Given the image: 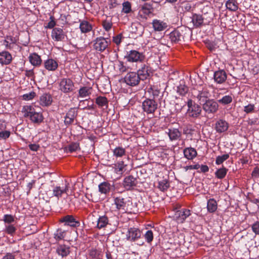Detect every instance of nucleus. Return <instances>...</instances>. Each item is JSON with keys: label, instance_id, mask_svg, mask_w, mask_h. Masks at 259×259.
Masks as SVG:
<instances>
[{"label": "nucleus", "instance_id": "1", "mask_svg": "<svg viewBox=\"0 0 259 259\" xmlns=\"http://www.w3.org/2000/svg\"><path fill=\"white\" fill-rule=\"evenodd\" d=\"M202 109L207 115H213L219 110V105L217 101L210 99L200 104Z\"/></svg>", "mask_w": 259, "mask_h": 259}, {"label": "nucleus", "instance_id": "2", "mask_svg": "<svg viewBox=\"0 0 259 259\" xmlns=\"http://www.w3.org/2000/svg\"><path fill=\"white\" fill-rule=\"evenodd\" d=\"M187 106L188 107L187 114L190 117L196 118L201 114V105H199L194 103L191 99H189L187 102Z\"/></svg>", "mask_w": 259, "mask_h": 259}, {"label": "nucleus", "instance_id": "3", "mask_svg": "<svg viewBox=\"0 0 259 259\" xmlns=\"http://www.w3.org/2000/svg\"><path fill=\"white\" fill-rule=\"evenodd\" d=\"M124 58L130 62H142L145 59V56L143 53L133 50L127 52Z\"/></svg>", "mask_w": 259, "mask_h": 259}, {"label": "nucleus", "instance_id": "4", "mask_svg": "<svg viewBox=\"0 0 259 259\" xmlns=\"http://www.w3.org/2000/svg\"><path fill=\"white\" fill-rule=\"evenodd\" d=\"M110 42L108 38L97 37L94 40V49L98 52H102L108 47Z\"/></svg>", "mask_w": 259, "mask_h": 259}, {"label": "nucleus", "instance_id": "5", "mask_svg": "<svg viewBox=\"0 0 259 259\" xmlns=\"http://www.w3.org/2000/svg\"><path fill=\"white\" fill-rule=\"evenodd\" d=\"M114 202L116 208L118 210L126 211L131 209L130 203L132 204V202L130 200L126 201L121 197H117L114 198Z\"/></svg>", "mask_w": 259, "mask_h": 259}, {"label": "nucleus", "instance_id": "6", "mask_svg": "<svg viewBox=\"0 0 259 259\" xmlns=\"http://www.w3.org/2000/svg\"><path fill=\"white\" fill-rule=\"evenodd\" d=\"M124 82L128 85L135 87L138 85L141 80L137 72H128L124 77Z\"/></svg>", "mask_w": 259, "mask_h": 259}, {"label": "nucleus", "instance_id": "7", "mask_svg": "<svg viewBox=\"0 0 259 259\" xmlns=\"http://www.w3.org/2000/svg\"><path fill=\"white\" fill-rule=\"evenodd\" d=\"M157 103L153 99H147L142 103V108L147 114L153 113L157 109Z\"/></svg>", "mask_w": 259, "mask_h": 259}, {"label": "nucleus", "instance_id": "8", "mask_svg": "<svg viewBox=\"0 0 259 259\" xmlns=\"http://www.w3.org/2000/svg\"><path fill=\"white\" fill-rule=\"evenodd\" d=\"M60 89L64 93L72 92L74 89V83L69 78H63L60 82Z\"/></svg>", "mask_w": 259, "mask_h": 259}, {"label": "nucleus", "instance_id": "9", "mask_svg": "<svg viewBox=\"0 0 259 259\" xmlns=\"http://www.w3.org/2000/svg\"><path fill=\"white\" fill-rule=\"evenodd\" d=\"M60 222L64 223L65 226H69L73 228H77L80 226V222L77 221L72 215H66L62 217Z\"/></svg>", "mask_w": 259, "mask_h": 259}, {"label": "nucleus", "instance_id": "10", "mask_svg": "<svg viewBox=\"0 0 259 259\" xmlns=\"http://www.w3.org/2000/svg\"><path fill=\"white\" fill-rule=\"evenodd\" d=\"M77 116V110L76 108H71L68 112L66 113L65 116L64 117V124L66 126L71 125L74 119Z\"/></svg>", "mask_w": 259, "mask_h": 259}, {"label": "nucleus", "instance_id": "11", "mask_svg": "<svg viewBox=\"0 0 259 259\" xmlns=\"http://www.w3.org/2000/svg\"><path fill=\"white\" fill-rule=\"evenodd\" d=\"M190 215V210L186 208H182L176 212L175 214V218L178 223H183Z\"/></svg>", "mask_w": 259, "mask_h": 259}, {"label": "nucleus", "instance_id": "12", "mask_svg": "<svg viewBox=\"0 0 259 259\" xmlns=\"http://www.w3.org/2000/svg\"><path fill=\"white\" fill-rule=\"evenodd\" d=\"M137 73L141 80H144L150 76L151 73V67L147 64H143Z\"/></svg>", "mask_w": 259, "mask_h": 259}, {"label": "nucleus", "instance_id": "13", "mask_svg": "<svg viewBox=\"0 0 259 259\" xmlns=\"http://www.w3.org/2000/svg\"><path fill=\"white\" fill-rule=\"evenodd\" d=\"M211 97V94L209 90L207 88H203L201 91H198V93L196 96V98L198 99L199 104H201L209 99Z\"/></svg>", "mask_w": 259, "mask_h": 259}, {"label": "nucleus", "instance_id": "14", "mask_svg": "<svg viewBox=\"0 0 259 259\" xmlns=\"http://www.w3.org/2000/svg\"><path fill=\"white\" fill-rule=\"evenodd\" d=\"M138 181L136 178L133 176H128L126 177L123 180V185L126 190H132L135 187L137 186Z\"/></svg>", "mask_w": 259, "mask_h": 259}, {"label": "nucleus", "instance_id": "15", "mask_svg": "<svg viewBox=\"0 0 259 259\" xmlns=\"http://www.w3.org/2000/svg\"><path fill=\"white\" fill-rule=\"evenodd\" d=\"M142 233L140 230L136 228H131L126 234L127 239L131 241H135L140 238Z\"/></svg>", "mask_w": 259, "mask_h": 259}, {"label": "nucleus", "instance_id": "16", "mask_svg": "<svg viewBox=\"0 0 259 259\" xmlns=\"http://www.w3.org/2000/svg\"><path fill=\"white\" fill-rule=\"evenodd\" d=\"M51 36L55 41H62L65 38V33L61 28L56 27L52 30Z\"/></svg>", "mask_w": 259, "mask_h": 259}, {"label": "nucleus", "instance_id": "17", "mask_svg": "<svg viewBox=\"0 0 259 259\" xmlns=\"http://www.w3.org/2000/svg\"><path fill=\"white\" fill-rule=\"evenodd\" d=\"M227 77V74L224 70H219L214 72L213 79L217 83H224L226 80Z\"/></svg>", "mask_w": 259, "mask_h": 259}, {"label": "nucleus", "instance_id": "18", "mask_svg": "<svg viewBox=\"0 0 259 259\" xmlns=\"http://www.w3.org/2000/svg\"><path fill=\"white\" fill-rule=\"evenodd\" d=\"M229 128V123L225 120L220 119L215 123V130L218 133L226 132Z\"/></svg>", "mask_w": 259, "mask_h": 259}, {"label": "nucleus", "instance_id": "19", "mask_svg": "<svg viewBox=\"0 0 259 259\" xmlns=\"http://www.w3.org/2000/svg\"><path fill=\"white\" fill-rule=\"evenodd\" d=\"M78 21L80 22L79 29L82 33H87L92 31L93 26L89 21L84 20H79Z\"/></svg>", "mask_w": 259, "mask_h": 259}, {"label": "nucleus", "instance_id": "20", "mask_svg": "<svg viewBox=\"0 0 259 259\" xmlns=\"http://www.w3.org/2000/svg\"><path fill=\"white\" fill-rule=\"evenodd\" d=\"M69 189V183L66 181L65 187L64 189H61L60 186H56L54 187L53 190V194L54 196L57 197L58 199L62 196V194L67 193Z\"/></svg>", "mask_w": 259, "mask_h": 259}, {"label": "nucleus", "instance_id": "21", "mask_svg": "<svg viewBox=\"0 0 259 259\" xmlns=\"http://www.w3.org/2000/svg\"><path fill=\"white\" fill-rule=\"evenodd\" d=\"M12 60L11 54L7 51L0 53V63L3 65H8Z\"/></svg>", "mask_w": 259, "mask_h": 259}, {"label": "nucleus", "instance_id": "22", "mask_svg": "<svg viewBox=\"0 0 259 259\" xmlns=\"http://www.w3.org/2000/svg\"><path fill=\"white\" fill-rule=\"evenodd\" d=\"M45 68L49 71H55L58 67V64L57 61L53 59H49L44 62Z\"/></svg>", "mask_w": 259, "mask_h": 259}, {"label": "nucleus", "instance_id": "23", "mask_svg": "<svg viewBox=\"0 0 259 259\" xmlns=\"http://www.w3.org/2000/svg\"><path fill=\"white\" fill-rule=\"evenodd\" d=\"M29 60L33 66L36 67L40 66L42 63L40 56L35 53L31 54L29 55Z\"/></svg>", "mask_w": 259, "mask_h": 259}, {"label": "nucleus", "instance_id": "24", "mask_svg": "<svg viewBox=\"0 0 259 259\" xmlns=\"http://www.w3.org/2000/svg\"><path fill=\"white\" fill-rule=\"evenodd\" d=\"M52 102V97L49 94H44L39 98V104L42 106H49L51 104Z\"/></svg>", "mask_w": 259, "mask_h": 259}, {"label": "nucleus", "instance_id": "25", "mask_svg": "<svg viewBox=\"0 0 259 259\" xmlns=\"http://www.w3.org/2000/svg\"><path fill=\"white\" fill-rule=\"evenodd\" d=\"M69 247L64 244H60L57 246L56 252L58 255L63 257L67 256L69 254Z\"/></svg>", "mask_w": 259, "mask_h": 259}, {"label": "nucleus", "instance_id": "26", "mask_svg": "<svg viewBox=\"0 0 259 259\" xmlns=\"http://www.w3.org/2000/svg\"><path fill=\"white\" fill-rule=\"evenodd\" d=\"M184 156L189 160L194 159L197 154L196 150L192 147L186 148L183 150Z\"/></svg>", "mask_w": 259, "mask_h": 259}, {"label": "nucleus", "instance_id": "27", "mask_svg": "<svg viewBox=\"0 0 259 259\" xmlns=\"http://www.w3.org/2000/svg\"><path fill=\"white\" fill-rule=\"evenodd\" d=\"M112 187L113 186L109 182H104L99 185V191L102 194H106L110 191Z\"/></svg>", "mask_w": 259, "mask_h": 259}, {"label": "nucleus", "instance_id": "28", "mask_svg": "<svg viewBox=\"0 0 259 259\" xmlns=\"http://www.w3.org/2000/svg\"><path fill=\"white\" fill-rule=\"evenodd\" d=\"M168 136L171 141H175L181 137V132L177 128H169L168 130Z\"/></svg>", "mask_w": 259, "mask_h": 259}, {"label": "nucleus", "instance_id": "29", "mask_svg": "<svg viewBox=\"0 0 259 259\" xmlns=\"http://www.w3.org/2000/svg\"><path fill=\"white\" fill-rule=\"evenodd\" d=\"M204 19L201 15L193 14L192 17V22L196 28L201 27L203 23Z\"/></svg>", "mask_w": 259, "mask_h": 259}, {"label": "nucleus", "instance_id": "30", "mask_svg": "<svg viewBox=\"0 0 259 259\" xmlns=\"http://www.w3.org/2000/svg\"><path fill=\"white\" fill-rule=\"evenodd\" d=\"M31 121L35 124H40L44 120V117L41 113L35 112L34 110L31 113L29 117Z\"/></svg>", "mask_w": 259, "mask_h": 259}, {"label": "nucleus", "instance_id": "31", "mask_svg": "<svg viewBox=\"0 0 259 259\" xmlns=\"http://www.w3.org/2000/svg\"><path fill=\"white\" fill-rule=\"evenodd\" d=\"M92 88L88 87H83L78 90V98H86L89 97L92 94Z\"/></svg>", "mask_w": 259, "mask_h": 259}, {"label": "nucleus", "instance_id": "32", "mask_svg": "<svg viewBox=\"0 0 259 259\" xmlns=\"http://www.w3.org/2000/svg\"><path fill=\"white\" fill-rule=\"evenodd\" d=\"M152 25L154 29L158 31H162L167 27V25L165 23L157 19H155L153 21Z\"/></svg>", "mask_w": 259, "mask_h": 259}, {"label": "nucleus", "instance_id": "33", "mask_svg": "<svg viewBox=\"0 0 259 259\" xmlns=\"http://www.w3.org/2000/svg\"><path fill=\"white\" fill-rule=\"evenodd\" d=\"M126 166V164H124L123 161H119L114 164V171L117 174L121 175L125 170Z\"/></svg>", "mask_w": 259, "mask_h": 259}, {"label": "nucleus", "instance_id": "34", "mask_svg": "<svg viewBox=\"0 0 259 259\" xmlns=\"http://www.w3.org/2000/svg\"><path fill=\"white\" fill-rule=\"evenodd\" d=\"M96 103L99 107L107 109L108 106V101L106 97L99 96L96 99Z\"/></svg>", "mask_w": 259, "mask_h": 259}, {"label": "nucleus", "instance_id": "35", "mask_svg": "<svg viewBox=\"0 0 259 259\" xmlns=\"http://www.w3.org/2000/svg\"><path fill=\"white\" fill-rule=\"evenodd\" d=\"M140 12L143 13L146 15H149L152 13L153 11V4L151 3H145L141 6Z\"/></svg>", "mask_w": 259, "mask_h": 259}, {"label": "nucleus", "instance_id": "36", "mask_svg": "<svg viewBox=\"0 0 259 259\" xmlns=\"http://www.w3.org/2000/svg\"><path fill=\"white\" fill-rule=\"evenodd\" d=\"M66 235V231L61 228H58L54 233V238L56 241L63 240Z\"/></svg>", "mask_w": 259, "mask_h": 259}, {"label": "nucleus", "instance_id": "37", "mask_svg": "<svg viewBox=\"0 0 259 259\" xmlns=\"http://www.w3.org/2000/svg\"><path fill=\"white\" fill-rule=\"evenodd\" d=\"M108 218L106 215H102L99 218L97 222V228L102 229L105 227L108 224Z\"/></svg>", "mask_w": 259, "mask_h": 259}, {"label": "nucleus", "instance_id": "38", "mask_svg": "<svg viewBox=\"0 0 259 259\" xmlns=\"http://www.w3.org/2000/svg\"><path fill=\"white\" fill-rule=\"evenodd\" d=\"M238 5L236 0H228L226 3V7L230 11H236L238 8Z\"/></svg>", "mask_w": 259, "mask_h": 259}, {"label": "nucleus", "instance_id": "39", "mask_svg": "<svg viewBox=\"0 0 259 259\" xmlns=\"http://www.w3.org/2000/svg\"><path fill=\"white\" fill-rule=\"evenodd\" d=\"M182 34L178 30H175L169 34V38L173 42H178L181 39Z\"/></svg>", "mask_w": 259, "mask_h": 259}, {"label": "nucleus", "instance_id": "40", "mask_svg": "<svg viewBox=\"0 0 259 259\" xmlns=\"http://www.w3.org/2000/svg\"><path fill=\"white\" fill-rule=\"evenodd\" d=\"M207 210L209 212H214L217 209V203L213 199H210L207 202Z\"/></svg>", "mask_w": 259, "mask_h": 259}, {"label": "nucleus", "instance_id": "41", "mask_svg": "<svg viewBox=\"0 0 259 259\" xmlns=\"http://www.w3.org/2000/svg\"><path fill=\"white\" fill-rule=\"evenodd\" d=\"M233 98L231 95H225L218 100V104L227 105L232 102Z\"/></svg>", "mask_w": 259, "mask_h": 259}, {"label": "nucleus", "instance_id": "42", "mask_svg": "<svg viewBox=\"0 0 259 259\" xmlns=\"http://www.w3.org/2000/svg\"><path fill=\"white\" fill-rule=\"evenodd\" d=\"M169 187V183L166 179H163L158 182V188L161 191H165Z\"/></svg>", "mask_w": 259, "mask_h": 259}, {"label": "nucleus", "instance_id": "43", "mask_svg": "<svg viewBox=\"0 0 259 259\" xmlns=\"http://www.w3.org/2000/svg\"><path fill=\"white\" fill-rule=\"evenodd\" d=\"M227 171L228 169L223 166L222 168L218 169L215 172V176L219 179H223L226 176Z\"/></svg>", "mask_w": 259, "mask_h": 259}, {"label": "nucleus", "instance_id": "44", "mask_svg": "<svg viewBox=\"0 0 259 259\" xmlns=\"http://www.w3.org/2000/svg\"><path fill=\"white\" fill-rule=\"evenodd\" d=\"M34 111V109L31 106L29 105L24 106L23 107L22 112L23 113V115L25 117H30L32 113V112Z\"/></svg>", "mask_w": 259, "mask_h": 259}, {"label": "nucleus", "instance_id": "45", "mask_svg": "<svg viewBox=\"0 0 259 259\" xmlns=\"http://www.w3.org/2000/svg\"><path fill=\"white\" fill-rule=\"evenodd\" d=\"M125 155V150L121 147H118L113 150V155L116 157H121Z\"/></svg>", "mask_w": 259, "mask_h": 259}, {"label": "nucleus", "instance_id": "46", "mask_svg": "<svg viewBox=\"0 0 259 259\" xmlns=\"http://www.w3.org/2000/svg\"><path fill=\"white\" fill-rule=\"evenodd\" d=\"M177 93L181 96H184L188 91V88L185 84H180L177 87Z\"/></svg>", "mask_w": 259, "mask_h": 259}, {"label": "nucleus", "instance_id": "47", "mask_svg": "<svg viewBox=\"0 0 259 259\" xmlns=\"http://www.w3.org/2000/svg\"><path fill=\"white\" fill-rule=\"evenodd\" d=\"M66 148L68 152L72 153L73 152L76 151L79 149V145L77 142L72 143L68 145Z\"/></svg>", "mask_w": 259, "mask_h": 259}, {"label": "nucleus", "instance_id": "48", "mask_svg": "<svg viewBox=\"0 0 259 259\" xmlns=\"http://www.w3.org/2000/svg\"><path fill=\"white\" fill-rule=\"evenodd\" d=\"M3 221L5 224L12 225V224L14 222L15 219L14 217L11 214H5L3 217Z\"/></svg>", "mask_w": 259, "mask_h": 259}, {"label": "nucleus", "instance_id": "49", "mask_svg": "<svg viewBox=\"0 0 259 259\" xmlns=\"http://www.w3.org/2000/svg\"><path fill=\"white\" fill-rule=\"evenodd\" d=\"M229 157L228 154H225L221 156H218L216 158L215 163L217 165L222 164L224 161L228 159Z\"/></svg>", "mask_w": 259, "mask_h": 259}, {"label": "nucleus", "instance_id": "50", "mask_svg": "<svg viewBox=\"0 0 259 259\" xmlns=\"http://www.w3.org/2000/svg\"><path fill=\"white\" fill-rule=\"evenodd\" d=\"M16 231V228L13 225H7L5 227V232L11 235H13Z\"/></svg>", "mask_w": 259, "mask_h": 259}, {"label": "nucleus", "instance_id": "51", "mask_svg": "<svg viewBox=\"0 0 259 259\" xmlns=\"http://www.w3.org/2000/svg\"><path fill=\"white\" fill-rule=\"evenodd\" d=\"M122 7H123L122 10V12H123L125 14H128L131 12V11H132L131 4L129 2L127 1V2H124L122 4Z\"/></svg>", "mask_w": 259, "mask_h": 259}, {"label": "nucleus", "instance_id": "52", "mask_svg": "<svg viewBox=\"0 0 259 259\" xmlns=\"http://www.w3.org/2000/svg\"><path fill=\"white\" fill-rule=\"evenodd\" d=\"M102 25L105 30L107 31H108L111 29L112 26V23L111 20L106 19L103 21Z\"/></svg>", "mask_w": 259, "mask_h": 259}, {"label": "nucleus", "instance_id": "53", "mask_svg": "<svg viewBox=\"0 0 259 259\" xmlns=\"http://www.w3.org/2000/svg\"><path fill=\"white\" fill-rule=\"evenodd\" d=\"M118 70L120 73H123L126 72L129 69V67L124 64V63L122 61H119L117 65Z\"/></svg>", "mask_w": 259, "mask_h": 259}, {"label": "nucleus", "instance_id": "54", "mask_svg": "<svg viewBox=\"0 0 259 259\" xmlns=\"http://www.w3.org/2000/svg\"><path fill=\"white\" fill-rule=\"evenodd\" d=\"M145 238L148 243H150L153 239V234L151 230L147 231L144 235Z\"/></svg>", "mask_w": 259, "mask_h": 259}, {"label": "nucleus", "instance_id": "55", "mask_svg": "<svg viewBox=\"0 0 259 259\" xmlns=\"http://www.w3.org/2000/svg\"><path fill=\"white\" fill-rule=\"evenodd\" d=\"M50 19V21L48 23L46 28L49 29L54 28V26L56 25V22L54 20V18L53 16H51Z\"/></svg>", "mask_w": 259, "mask_h": 259}, {"label": "nucleus", "instance_id": "56", "mask_svg": "<svg viewBox=\"0 0 259 259\" xmlns=\"http://www.w3.org/2000/svg\"><path fill=\"white\" fill-rule=\"evenodd\" d=\"M254 105L249 104L244 107V111L246 113L252 112L254 110Z\"/></svg>", "mask_w": 259, "mask_h": 259}, {"label": "nucleus", "instance_id": "57", "mask_svg": "<svg viewBox=\"0 0 259 259\" xmlns=\"http://www.w3.org/2000/svg\"><path fill=\"white\" fill-rule=\"evenodd\" d=\"M122 38V34L120 33L113 37V41L116 45H119L121 43Z\"/></svg>", "mask_w": 259, "mask_h": 259}, {"label": "nucleus", "instance_id": "58", "mask_svg": "<svg viewBox=\"0 0 259 259\" xmlns=\"http://www.w3.org/2000/svg\"><path fill=\"white\" fill-rule=\"evenodd\" d=\"M10 136V132L8 131H4L0 132V140L6 139Z\"/></svg>", "mask_w": 259, "mask_h": 259}, {"label": "nucleus", "instance_id": "59", "mask_svg": "<svg viewBox=\"0 0 259 259\" xmlns=\"http://www.w3.org/2000/svg\"><path fill=\"white\" fill-rule=\"evenodd\" d=\"M252 231L256 235H259V221H257L252 225Z\"/></svg>", "mask_w": 259, "mask_h": 259}, {"label": "nucleus", "instance_id": "60", "mask_svg": "<svg viewBox=\"0 0 259 259\" xmlns=\"http://www.w3.org/2000/svg\"><path fill=\"white\" fill-rule=\"evenodd\" d=\"M17 40V39L16 37H14L12 36H8L7 37V40H6V42L7 43L6 46L8 47L9 43L10 44V45L11 44H15L16 43Z\"/></svg>", "mask_w": 259, "mask_h": 259}, {"label": "nucleus", "instance_id": "61", "mask_svg": "<svg viewBox=\"0 0 259 259\" xmlns=\"http://www.w3.org/2000/svg\"><path fill=\"white\" fill-rule=\"evenodd\" d=\"M35 94L34 92H30L28 94L23 95V98L25 100H30L32 99L35 96Z\"/></svg>", "mask_w": 259, "mask_h": 259}, {"label": "nucleus", "instance_id": "62", "mask_svg": "<svg viewBox=\"0 0 259 259\" xmlns=\"http://www.w3.org/2000/svg\"><path fill=\"white\" fill-rule=\"evenodd\" d=\"M182 9L183 11L188 12L190 11L192 7L190 3L186 2V3H182Z\"/></svg>", "mask_w": 259, "mask_h": 259}, {"label": "nucleus", "instance_id": "63", "mask_svg": "<svg viewBox=\"0 0 259 259\" xmlns=\"http://www.w3.org/2000/svg\"><path fill=\"white\" fill-rule=\"evenodd\" d=\"M25 74L26 76L28 77H34V72L33 69L30 70H26L25 71Z\"/></svg>", "mask_w": 259, "mask_h": 259}, {"label": "nucleus", "instance_id": "64", "mask_svg": "<svg viewBox=\"0 0 259 259\" xmlns=\"http://www.w3.org/2000/svg\"><path fill=\"white\" fill-rule=\"evenodd\" d=\"M3 259H15V255L12 253H7Z\"/></svg>", "mask_w": 259, "mask_h": 259}]
</instances>
